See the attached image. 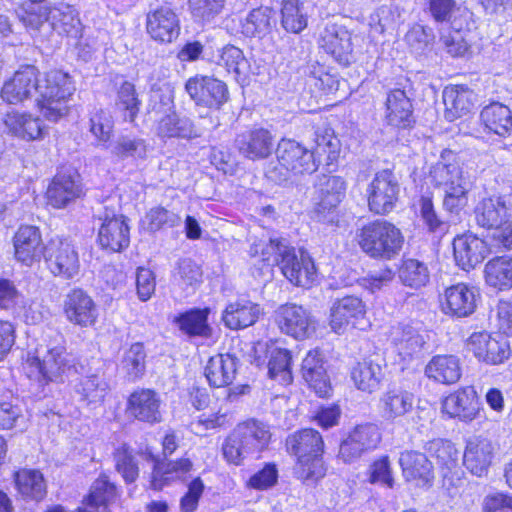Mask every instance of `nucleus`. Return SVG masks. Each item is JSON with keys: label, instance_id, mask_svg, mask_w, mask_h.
<instances>
[{"label": "nucleus", "instance_id": "f257e3e1", "mask_svg": "<svg viewBox=\"0 0 512 512\" xmlns=\"http://www.w3.org/2000/svg\"><path fill=\"white\" fill-rule=\"evenodd\" d=\"M263 261L275 263L286 279L295 286L308 288L316 280V267L310 254L302 249L291 246L284 238H270L262 247Z\"/></svg>", "mask_w": 512, "mask_h": 512}, {"label": "nucleus", "instance_id": "f03ea898", "mask_svg": "<svg viewBox=\"0 0 512 512\" xmlns=\"http://www.w3.org/2000/svg\"><path fill=\"white\" fill-rule=\"evenodd\" d=\"M269 426L251 418L236 425L222 445V453L227 462L241 465L245 459L257 456L265 450L271 440Z\"/></svg>", "mask_w": 512, "mask_h": 512}, {"label": "nucleus", "instance_id": "7ed1b4c3", "mask_svg": "<svg viewBox=\"0 0 512 512\" xmlns=\"http://www.w3.org/2000/svg\"><path fill=\"white\" fill-rule=\"evenodd\" d=\"M74 91L75 85L68 73L61 70L47 72L38 85L37 104L42 115L52 122L67 115V102Z\"/></svg>", "mask_w": 512, "mask_h": 512}, {"label": "nucleus", "instance_id": "20e7f679", "mask_svg": "<svg viewBox=\"0 0 512 512\" xmlns=\"http://www.w3.org/2000/svg\"><path fill=\"white\" fill-rule=\"evenodd\" d=\"M357 242L369 257L389 260L400 252L404 237L394 224L377 219L359 229Z\"/></svg>", "mask_w": 512, "mask_h": 512}, {"label": "nucleus", "instance_id": "39448f33", "mask_svg": "<svg viewBox=\"0 0 512 512\" xmlns=\"http://www.w3.org/2000/svg\"><path fill=\"white\" fill-rule=\"evenodd\" d=\"M62 334L54 333L38 345L31 366L38 369L40 382L62 381L63 375L73 367V357L66 351Z\"/></svg>", "mask_w": 512, "mask_h": 512}, {"label": "nucleus", "instance_id": "423d86ee", "mask_svg": "<svg viewBox=\"0 0 512 512\" xmlns=\"http://www.w3.org/2000/svg\"><path fill=\"white\" fill-rule=\"evenodd\" d=\"M102 222L98 231L100 246L111 252H120L130 243V228L126 217L120 213L119 205L113 199H107L97 213Z\"/></svg>", "mask_w": 512, "mask_h": 512}, {"label": "nucleus", "instance_id": "0eeeda50", "mask_svg": "<svg viewBox=\"0 0 512 512\" xmlns=\"http://www.w3.org/2000/svg\"><path fill=\"white\" fill-rule=\"evenodd\" d=\"M47 269L58 278L71 280L80 271L79 255L75 247L66 239L52 238L46 244L44 256Z\"/></svg>", "mask_w": 512, "mask_h": 512}, {"label": "nucleus", "instance_id": "6e6552de", "mask_svg": "<svg viewBox=\"0 0 512 512\" xmlns=\"http://www.w3.org/2000/svg\"><path fill=\"white\" fill-rule=\"evenodd\" d=\"M368 206L379 215L390 213L399 198L400 184L395 173L384 169L376 173L368 187Z\"/></svg>", "mask_w": 512, "mask_h": 512}, {"label": "nucleus", "instance_id": "1a4fd4ad", "mask_svg": "<svg viewBox=\"0 0 512 512\" xmlns=\"http://www.w3.org/2000/svg\"><path fill=\"white\" fill-rule=\"evenodd\" d=\"M381 441V433L376 424L357 425L341 442L338 457L345 463H352L363 454L375 449Z\"/></svg>", "mask_w": 512, "mask_h": 512}, {"label": "nucleus", "instance_id": "9d476101", "mask_svg": "<svg viewBox=\"0 0 512 512\" xmlns=\"http://www.w3.org/2000/svg\"><path fill=\"white\" fill-rule=\"evenodd\" d=\"M467 348L479 360L489 365H498L511 355L510 344L505 336H492L487 332H475L467 339Z\"/></svg>", "mask_w": 512, "mask_h": 512}, {"label": "nucleus", "instance_id": "9b49d317", "mask_svg": "<svg viewBox=\"0 0 512 512\" xmlns=\"http://www.w3.org/2000/svg\"><path fill=\"white\" fill-rule=\"evenodd\" d=\"M46 194L52 207H68L85 194L80 174L72 169L58 172L48 186Z\"/></svg>", "mask_w": 512, "mask_h": 512}, {"label": "nucleus", "instance_id": "f8f14e48", "mask_svg": "<svg viewBox=\"0 0 512 512\" xmlns=\"http://www.w3.org/2000/svg\"><path fill=\"white\" fill-rule=\"evenodd\" d=\"M346 193V183L336 175H320L315 184L314 212L319 220H325L332 214Z\"/></svg>", "mask_w": 512, "mask_h": 512}, {"label": "nucleus", "instance_id": "ddd939ff", "mask_svg": "<svg viewBox=\"0 0 512 512\" xmlns=\"http://www.w3.org/2000/svg\"><path fill=\"white\" fill-rule=\"evenodd\" d=\"M428 179L434 187L442 190L471 184L463 173L457 154L449 149H444L439 159L431 165Z\"/></svg>", "mask_w": 512, "mask_h": 512}, {"label": "nucleus", "instance_id": "4468645a", "mask_svg": "<svg viewBox=\"0 0 512 512\" xmlns=\"http://www.w3.org/2000/svg\"><path fill=\"white\" fill-rule=\"evenodd\" d=\"M318 44L342 66L354 61L351 33L341 25L327 22L320 31Z\"/></svg>", "mask_w": 512, "mask_h": 512}, {"label": "nucleus", "instance_id": "2eb2a0df", "mask_svg": "<svg viewBox=\"0 0 512 512\" xmlns=\"http://www.w3.org/2000/svg\"><path fill=\"white\" fill-rule=\"evenodd\" d=\"M185 90L197 104L219 109L228 99V89L224 82L203 75H196L187 80Z\"/></svg>", "mask_w": 512, "mask_h": 512}, {"label": "nucleus", "instance_id": "dca6fc26", "mask_svg": "<svg viewBox=\"0 0 512 512\" xmlns=\"http://www.w3.org/2000/svg\"><path fill=\"white\" fill-rule=\"evenodd\" d=\"M63 313L70 323L82 328L93 326L98 318L96 303L81 288H74L65 295Z\"/></svg>", "mask_w": 512, "mask_h": 512}, {"label": "nucleus", "instance_id": "f3484780", "mask_svg": "<svg viewBox=\"0 0 512 512\" xmlns=\"http://www.w3.org/2000/svg\"><path fill=\"white\" fill-rule=\"evenodd\" d=\"M38 75L39 71L33 65L21 67L9 80L5 81L1 90V98L13 105L30 99L34 93H38Z\"/></svg>", "mask_w": 512, "mask_h": 512}, {"label": "nucleus", "instance_id": "a211bd4d", "mask_svg": "<svg viewBox=\"0 0 512 512\" xmlns=\"http://www.w3.org/2000/svg\"><path fill=\"white\" fill-rule=\"evenodd\" d=\"M276 156L281 165L291 169L294 175L311 174L318 168L314 152L291 139H282Z\"/></svg>", "mask_w": 512, "mask_h": 512}, {"label": "nucleus", "instance_id": "6ab92c4d", "mask_svg": "<svg viewBox=\"0 0 512 512\" xmlns=\"http://www.w3.org/2000/svg\"><path fill=\"white\" fill-rule=\"evenodd\" d=\"M15 258L26 266L40 262L46 253L41 232L33 225H22L13 238Z\"/></svg>", "mask_w": 512, "mask_h": 512}, {"label": "nucleus", "instance_id": "aec40b11", "mask_svg": "<svg viewBox=\"0 0 512 512\" xmlns=\"http://www.w3.org/2000/svg\"><path fill=\"white\" fill-rule=\"evenodd\" d=\"M456 264L465 271L473 269L493 252L491 244L473 234L458 236L453 241Z\"/></svg>", "mask_w": 512, "mask_h": 512}, {"label": "nucleus", "instance_id": "412c9836", "mask_svg": "<svg viewBox=\"0 0 512 512\" xmlns=\"http://www.w3.org/2000/svg\"><path fill=\"white\" fill-rule=\"evenodd\" d=\"M478 298L479 293L475 287L458 283L445 290L441 301L442 311L457 318L467 317L475 311Z\"/></svg>", "mask_w": 512, "mask_h": 512}, {"label": "nucleus", "instance_id": "4be33fe9", "mask_svg": "<svg viewBox=\"0 0 512 512\" xmlns=\"http://www.w3.org/2000/svg\"><path fill=\"white\" fill-rule=\"evenodd\" d=\"M276 321L282 332L295 339L309 337L315 329L307 310L296 304L279 307L276 311Z\"/></svg>", "mask_w": 512, "mask_h": 512}, {"label": "nucleus", "instance_id": "5701e85b", "mask_svg": "<svg viewBox=\"0 0 512 512\" xmlns=\"http://www.w3.org/2000/svg\"><path fill=\"white\" fill-rule=\"evenodd\" d=\"M512 203L505 195H494L480 200L475 209L477 225L485 229H494L511 218Z\"/></svg>", "mask_w": 512, "mask_h": 512}, {"label": "nucleus", "instance_id": "b1692460", "mask_svg": "<svg viewBox=\"0 0 512 512\" xmlns=\"http://www.w3.org/2000/svg\"><path fill=\"white\" fill-rule=\"evenodd\" d=\"M235 147L244 158L256 161L268 158L273 151V137L263 128L237 135Z\"/></svg>", "mask_w": 512, "mask_h": 512}, {"label": "nucleus", "instance_id": "393cba45", "mask_svg": "<svg viewBox=\"0 0 512 512\" xmlns=\"http://www.w3.org/2000/svg\"><path fill=\"white\" fill-rule=\"evenodd\" d=\"M239 367V359L233 354L212 356L205 366L204 375L210 386L220 388L233 383Z\"/></svg>", "mask_w": 512, "mask_h": 512}, {"label": "nucleus", "instance_id": "a878e982", "mask_svg": "<svg viewBox=\"0 0 512 512\" xmlns=\"http://www.w3.org/2000/svg\"><path fill=\"white\" fill-rule=\"evenodd\" d=\"M262 314L259 304L248 299L230 302L222 312L224 325L231 330H240L254 325Z\"/></svg>", "mask_w": 512, "mask_h": 512}, {"label": "nucleus", "instance_id": "bb28decb", "mask_svg": "<svg viewBox=\"0 0 512 512\" xmlns=\"http://www.w3.org/2000/svg\"><path fill=\"white\" fill-rule=\"evenodd\" d=\"M443 411L451 418L462 421L473 420L479 411V402L476 391L468 386L447 396L443 401Z\"/></svg>", "mask_w": 512, "mask_h": 512}, {"label": "nucleus", "instance_id": "cd10ccee", "mask_svg": "<svg viewBox=\"0 0 512 512\" xmlns=\"http://www.w3.org/2000/svg\"><path fill=\"white\" fill-rule=\"evenodd\" d=\"M365 315V305L355 296H345L336 300L330 313V325L336 333H341L349 325L355 326V321Z\"/></svg>", "mask_w": 512, "mask_h": 512}, {"label": "nucleus", "instance_id": "c85d7f7f", "mask_svg": "<svg viewBox=\"0 0 512 512\" xmlns=\"http://www.w3.org/2000/svg\"><path fill=\"white\" fill-rule=\"evenodd\" d=\"M444 116L452 122L467 115L474 106L475 94L464 85H454L443 90Z\"/></svg>", "mask_w": 512, "mask_h": 512}, {"label": "nucleus", "instance_id": "c756f323", "mask_svg": "<svg viewBox=\"0 0 512 512\" xmlns=\"http://www.w3.org/2000/svg\"><path fill=\"white\" fill-rule=\"evenodd\" d=\"M285 443L288 453L296 456L298 460L324 452L322 435L312 428L301 429L290 434Z\"/></svg>", "mask_w": 512, "mask_h": 512}, {"label": "nucleus", "instance_id": "7c9ffc66", "mask_svg": "<svg viewBox=\"0 0 512 512\" xmlns=\"http://www.w3.org/2000/svg\"><path fill=\"white\" fill-rule=\"evenodd\" d=\"M494 448L488 439L469 441L463 454L465 467L475 476L483 477L492 463Z\"/></svg>", "mask_w": 512, "mask_h": 512}, {"label": "nucleus", "instance_id": "2f4dec72", "mask_svg": "<svg viewBox=\"0 0 512 512\" xmlns=\"http://www.w3.org/2000/svg\"><path fill=\"white\" fill-rule=\"evenodd\" d=\"M301 372L304 380L320 397H327L331 385L323 367V359L319 350H311L302 361Z\"/></svg>", "mask_w": 512, "mask_h": 512}, {"label": "nucleus", "instance_id": "473e14b6", "mask_svg": "<svg viewBox=\"0 0 512 512\" xmlns=\"http://www.w3.org/2000/svg\"><path fill=\"white\" fill-rule=\"evenodd\" d=\"M425 374L436 382L454 384L462 374L460 359L455 355H436L426 365Z\"/></svg>", "mask_w": 512, "mask_h": 512}, {"label": "nucleus", "instance_id": "72a5a7b5", "mask_svg": "<svg viewBox=\"0 0 512 512\" xmlns=\"http://www.w3.org/2000/svg\"><path fill=\"white\" fill-rule=\"evenodd\" d=\"M403 476L408 481H419L422 484L430 483L433 478V466L423 453L417 451H404L399 458Z\"/></svg>", "mask_w": 512, "mask_h": 512}, {"label": "nucleus", "instance_id": "f704fd0d", "mask_svg": "<svg viewBox=\"0 0 512 512\" xmlns=\"http://www.w3.org/2000/svg\"><path fill=\"white\" fill-rule=\"evenodd\" d=\"M3 121L9 132L19 138L30 141L43 135L44 126L41 120L31 114L10 112L5 115Z\"/></svg>", "mask_w": 512, "mask_h": 512}, {"label": "nucleus", "instance_id": "c9c22d12", "mask_svg": "<svg viewBox=\"0 0 512 512\" xmlns=\"http://www.w3.org/2000/svg\"><path fill=\"white\" fill-rule=\"evenodd\" d=\"M412 103L405 91L395 89L386 99V119L390 125L407 127L412 122Z\"/></svg>", "mask_w": 512, "mask_h": 512}, {"label": "nucleus", "instance_id": "e433bc0d", "mask_svg": "<svg viewBox=\"0 0 512 512\" xmlns=\"http://www.w3.org/2000/svg\"><path fill=\"white\" fill-rule=\"evenodd\" d=\"M130 413L140 421L155 423L159 418V401L156 393L143 389L132 393L128 400Z\"/></svg>", "mask_w": 512, "mask_h": 512}, {"label": "nucleus", "instance_id": "4c0bfd02", "mask_svg": "<svg viewBox=\"0 0 512 512\" xmlns=\"http://www.w3.org/2000/svg\"><path fill=\"white\" fill-rule=\"evenodd\" d=\"M383 417L394 421L409 413L414 406V395L406 390L392 389L380 398Z\"/></svg>", "mask_w": 512, "mask_h": 512}, {"label": "nucleus", "instance_id": "58836bf2", "mask_svg": "<svg viewBox=\"0 0 512 512\" xmlns=\"http://www.w3.org/2000/svg\"><path fill=\"white\" fill-rule=\"evenodd\" d=\"M485 282L499 290L512 288V258L507 255L490 259L484 267Z\"/></svg>", "mask_w": 512, "mask_h": 512}, {"label": "nucleus", "instance_id": "ea45409f", "mask_svg": "<svg viewBox=\"0 0 512 512\" xmlns=\"http://www.w3.org/2000/svg\"><path fill=\"white\" fill-rule=\"evenodd\" d=\"M480 118L489 131L499 136L509 135L512 131V112L506 105L491 103L483 108Z\"/></svg>", "mask_w": 512, "mask_h": 512}, {"label": "nucleus", "instance_id": "a19ab883", "mask_svg": "<svg viewBox=\"0 0 512 512\" xmlns=\"http://www.w3.org/2000/svg\"><path fill=\"white\" fill-rule=\"evenodd\" d=\"M391 336L398 353L404 358L419 354L426 343L424 336L410 325H398Z\"/></svg>", "mask_w": 512, "mask_h": 512}, {"label": "nucleus", "instance_id": "79ce46f5", "mask_svg": "<svg viewBox=\"0 0 512 512\" xmlns=\"http://www.w3.org/2000/svg\"><path fill=\"white\" fill-rule=\"evenodd\" d=\"M15 482L19 493L26 499L41 501L46 496V482L39 470H20L15 474Z\"/></svg>", "mask_w": 512, "mask_h": 512}, {"label": "nucleus", "instance_id": "37998d69", "mask_svg": "<svg viewBox=\"0 0 512 512\" xmlns=\"http://www.w3.org/2000/svg\"><path fill=\"white\" fill-rule=\"evenodd\" d=\"M108 390L109 385L100 369L82 377L75 386L76 393L88 404L101 403Z\"/></svg>", "mask_w": 512, "mask_h": 512}, {"label": "nucleus", "instance_id": "c03bdc74", "mask_svg": "<svg viewBox=\"0 0 512 512\" xmlns=\"http://www.w3.org/2000/svg\"><path fill=\"white\" fill-rule=\"evenodd\" d=\"M382 376L381 366L371 359L358 362L351 370V379L357 389L368 393L379 388Z\"/></svg>", "mask_w": 512, "mask_h": 512}, {"label": "nucleus", "instance_id": "a18cd8bd", "mask_svg": "<svg viewBox=\"0 0 512 512\" xmlns=\"http://www.w3.org/2000/svg\"><path fill=\"white\" fill-rule=\"evenodd\" d=\"M208 309H194L187 311L175 318L181 331L190 336H201L208 338L212 334V329L208 325Z\"/></svg>", "mask_w": 512, "mask_h": 512}, {"label": "nucleus", "instance_id": "49530a36", "mask_svg": "<svg viewBox=\"0 0 512 512\" xmlns=\"http://www.w3.org/2000/svg\"><path fill=\"white\" fill-rule=\"evenodd\" d=\"M399 279L407 287L420 289L429 283L430 271L424 262L405 259L399 268Z\"/></svg>", "mask_w": 512, "mask_h": 512}, {"label": "nucleus", "instance_id": "de8ad7c7", "mask_svg": "<svg viewBox=\"0 0 512 512\" xmlns=\"http://www.w3.org/2000/svg\"><path fill=\"white\" fill-rule=\"evenodd\" d=\"M291 354L284 348H273L269 352L268 375L282 385L292 382Z\"/></svg>", "mask_w": 512, "mask_h": 512}, {"label": "nucleus", "instance_id": "09e8293b", "mask_svg": "<svg viewBox=\"0 0 512 512\" xmlns=\"http://www.w3.org/2000/svg\"><path fill=\"white\" fill-rule=\"evenodd\" d=\"M169 107L168 113L162 117V137H178V138H196L201 133L194 127L193 123L187 117H180Z\"/></svg>", "mask_w": 512, "mask_h": 512}, {"label": "nucleus", "instance_id": "8fccbe9b", "mask_svg": "<svg viewBox=\"0 0 512 512\" xmlns=\"http://www.w3.org/2000/svg\"><path fill=\"white\" fill-rule=\"evenodd\" d=\"M116 471L121 474L127 484L133 483L139 476V467L134 450L122 444L113 453Z\"/></svg>", "mask_w": 512, "mask_h": 512}, {"label": "nucleus", "instance_id": "3c124183", "mask_svg": "<svg viewBox=\"0 0 512 512\" xmlns=\"http://www.w3.org/2000/svg\"><path fill=\"white\" fill-rule=\"evenodd\" d=\"M282 25L292 33H299L307 26L308 9L304 2H283Z\"/></svg>", "mask_w": 512, "mask_h": 512}, {"label": "nucleus", "instance_id": "603ef678", "mask_svg": "<svg viewBox=\"0 0 512 512\" xmlns=\"http://www.w3.org/2000/svg\"><path fill=\"white\" fill-rule=\"evenodd\" d=\"M426 450L435 457L437 463L443 468L451 471L457 466L459 451L453 443L443 439H434L426 444Z\"/></svg>", "mask_w": 512, "mask_h": 512}, {"label": "nucleus", "instance_id": "864d4df0", "mask_svg": "<svg viewBox=\"0 0 512 512\" xmlns=\"http://www.w3.org/2000/svg\"><path fill=\"white\" fill-rule=\"evenodd\" d=\"M140 101L135 86L124 81L118 89L116 107L122 113L124 120L134 122L139 112Z\"/></svg>", "mask_w": 512, "mask_h": 512}, {"label": "nucleus", "instance_id": "5fc2aeb1", "mask_svg": "<svg viewBox=\"0 0 512 512\" xmlns=\"http://www.w3.org/2000/svg\"><path fill=\"white\" fill-rule=\"evenodd\" d=\"M117 497V488L110 482L108 476L100 475L92 484L86 504L91 507L108 505Z\"/></svg>", "mask_w": 512, "mask_h": 512}, {"label": "nucleus", "instance_id": "6e6d98bb", "mask_svg": "<svg viewBox=\"0 0 512 512\" xmlns=\"http://www.w3.org/2000/svg\"><path fill=\"white\" fill-rule=\"evenodd\" d=\"M294 473L305 483H315L326 474L322 454H316L297 461Z\"/></svg>", "mask_w": 512, "mask_h": 512}, {"label": "nucleus", "instance_id": "4d7b16f0", "mask_svg": "<svg viewBox=\"0 0 512 512\" xmlns=\"http://www.w3.org/2000/svg\"><path fill=\"white\" fill-rule=\"evenodd\" d=\"M44 2H24L18 12L20 20L32 29H39L45 22H51V8Z\"/></svg>", "mask_w": 512, "mask_h": 512}, {"label": "nucleus", "instance_id": "13d9d810", "mask_svg": "<svg viewBox=\"0 0 512 512\" xmlns=\"http://www.w3.org/2000/svg\"><path fill=\"white\" fill-rule=\"evenodd\" d=\"M60 7L51 10V25L62 27L68 36L77 38L80 32V20L75 15V10L65 2H60Z\"/></svg>", "mask_w": 512, "mask_h": 512}, {"label": "nucleus", "instance_id": "bf43d9fd", "mask_svg": "<svg viewBox=\"0 0 512 512\" xmlns=\"http://www.w3.org/2000/svg\"><path fill=\"white\" fill-rule=\"evenodd\" d=\"M201 268L190 258L180 259L173 271L174 281L183 288H194L201 282Z\"/></svg>", "mask_w": 512, "mask_h": 512}, {"label": "nucleus", "instance_id": "052dcab7", "mask_svg": "<svg viewBox=\"0 0 512 512\" xmlns=\"http://www.w3.org/2000/svg\"><path fill=\"white\" fill-rule=\"evenodd\" d=\"M434 39L433 30L420 24L413 25L405 35L406 43L416 54H422L429 50Z\"/></svg>", "mask_w": 512, "mask_h": 512}, {"label": "nucleus", "instance_id": "680f3d73", "mask_svg": "<svg viewBox=\"0 0 512 512\" xmlns=\"http://www.w3.org/2000/svg\"><path fill=\"white\" fill-rule=\"evenodd\" d=\"M145 352L140 343L133 344L122 360L123 369L130 380L139 378L145 369Z\"/></svg>", "mask_w": 512, "mask_h": 512}, {"label": "nucleus", "instance_id": "e2e57ef3", "mask_svg": "<svg viewBox=\"0 0 512 512\" xmlns=\"http://www.w3.org/2000/svg\"><path fill=\"white\" fill-rule=\"evenodd\" d=\"M218 63L236 76L244 75L248 68L247 60L242 50L233 45H227L222 49Z\"/></svg>", "mask_w": 512, "mask_h": 512}, {"label": "nucleus", "instance_id": "0e129e2a", "mask_svg": "<svg viewBox=\"0 0 512 512\" xmlns=\"http://www.w3.org/2000/svg\"><path fill=\"white\" fill-rule=\"evenodd\" d=\"M112 153L121 159L128 157L143 158L146 155V146L141 139L124 136L117 140L112 148Z\"/></svg>", "mask_w": 512, "mask_h": 512}, {"label": "nucleus", "instance_id": "69168bd1", "mask_svg": "<svg viewBox=\"0 0 512 512\" xmlns=\"http://www.w3.org/2000/svg\"><path fill=\"white\" fill-rule=\"evenodd\" d=\"M470 185L471 184H466L459 187L443 190L445 193L443 198L444 209L450 213L455 214L462 210L468 201L467 194L470 189Z\"/></svg>", "mask_w": 512, "mask_h": 512}, {"label": "nucleus", "instance_id": "338daca9", "mask_svg": "<svg viewBox=\"0 0 512 512\" xmlns=\"http://www.w3.org/2000/svg\"><path fill=\"white\" fill-rule=\"evenodd\" d=\"M440 41L447 53L453 57L463 56L468 51V43L459 29L442 34Z\"/></svg>", "mask_w": 512, "mask_h": 512}, {"label": "nucleus", "instance_id": "774afa93", "mask_svg": "<svg viewBox=\"0 0 512 512\" xmlns=\"http://www.w3.org/2000/svg\"><path fill=\"white\" fill-rule=\"evenodd\" d=\"M493 230L490 237L492 249L512 250V220L507 219Z\"/></svg>", "mask_w": 512, "mask_h": 512}]
</instances>
